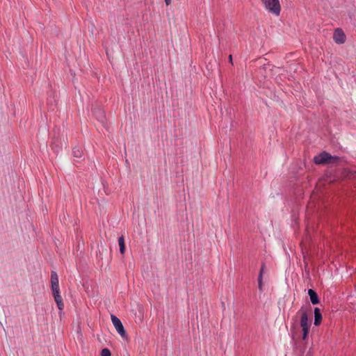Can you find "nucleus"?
Returning a JSON list of instances; mask_svg holds the SVG:
<instances>
[{"mask_svg": "<svg viewBox=\"0 0 356 356\" xmlns=\"http://www.w3.org/2000/svg\"><path fill=\"white\" fill-rule=\"evenodd\" d=\"M265 268H266L265 264H262L261 268H260L259 275H258V278H257L258 288L261 292L263 291V275L264 273Z\"/></svg>", "mask_w": 356, "mask_h": 356, "instance_id": "obj_10", "label": "nucleus"}, {"mask_svg": "<svg viewBox=\"0 0 356 356\" xmlns=\"http://www.w3.org/2000/svg\"><path fill=\"white\" fill-rule=\"evenodd\" d=\"M51 291L60 289L58 276L56 271L51 272Z\"/></svg>", "mask_w": 356, "mask_h": 356, "instance_id": "obj_7", "label": "nucleus"}, {"mask_svg": "<svg viewBox=\"0 0 356 356\" xmlns=\"http://www.w3.org/2000/svg\"><path fill=\"white\" fill-rule=\"evenodd\" d=\"M93 113L97 120L102 124H104L106 122V115L104 111L97 109V111H93Z\"/></svg>", "mask_w": 356, "mask_h": 356, "instance_id": "obj_9", "label": "nucleus"}, {"mask_svg": "<svg viewBox=\"0 0 356 356\" xmlns=\"http://www.w3.org/2000/svg\"><path fill=\"white\" fill-rule=\"evenodd\" d=\"M52 295L57 305L58 309H59V311H63V309H64V303L63 301V298L60 295V289L52 290Z\"/></svg>", "mask_w": 356, "mask_h": 356, "instance_id": "obj_5", "label": "nucleus"}, {"mask_svg": "<svg viewBox=\"0 0 356 356\" xmlns=\"http://www.w3.org/2000/svg\"><path fill=\"white\" fill-rule=\"evenodd\" d=\"M111 318L113 325H114L118 333L122 337H126L127 336L126 331L124 328V326H123L120 319L113 314L111 315Z\"/></svg>", "mask_w": 356, "mask_h": 356, "instance_id": "obj_3", "label": "nucleus"}, {"mask_svg": "<svg viewBox=\"0 0 356 356\" xmlns=\"http://www.w3.org/2000/svg\"><path fill=\"white\" fill-rule=\"evenodd\" d=\"M265 8L270 13L279 16L281 6L279 0H261Z\"/></svg>", "mask_w": 356, "mask_h": 356, "instance_id": "obj_2", "label": "nucleus"}, {"mask_svg": "<svg viewBox=\"0 0 356 356\" xmlns=\"http://www.w3.org/2000/svg\"><path fill=\"white\" fill-rule=\"evenodd\" d=\"M299 312H301V316L300 320V324L301 327H310L311 323H309V318L308 315L306 311H302V307L299 311Z\"/></svg>", "mask_w": 356, "mask_h": 356, "instance_id": "obj_8", "label": "nucleus"}, {"mask_svg": "<svg viewBox=\"0 0 356 356\" xmlns=\"http://www.w3.org/2000/svg\"><path fill=\"white\" fill-rule=\"evenodd\" d=\"M310 327H302V339L305 340L307 338Z\"/></svg>", "mask_w": 356, "mask_h": 356, "instance_id": "obj_15", "label": "nucleus"}, {"mask_svg": "<svg viewBox=\"0 0 356 356\" xmlns=\"http://www.w3.org/2000/svg\"><path fill=\"white\" fill-rule=\"evenodd\" d=\"M111 353L108 348H104L101 352V356H111Z\"/></svg>", "mask_w": 356, "mask_h": 356, "instance_id": "obj_16", "label": "nucleus"}, {"mask_svg": "<svg viewBox=\"0 0 356 356\" xmlns=\"http://www.w3.org/2000/svg\"><path fill=\"white\" fill-rule=\"evenodd\" d=\"M229 61L232 62V55H229Z\"/></svg>", "mask_w": 356, "mask_h": 356, "instance_id": "obj_18", "label": "nucleus"}, {"mask_svg": "<svg viewBox=\"0 0 356 356\" xmlns=\"http://www.w3.org/2000/svg\"><path fill=\"white\" fill-rule=\"evenodd\" d=\"M338 161H339V156H332L330 154L325 151L317 154L314 158V162L316 164H330L334 163Z\"/></svg>", "mask_w": 356, "mask_h": 356, "instance_id": "obj_1", "label": "nucleus"}, {"mask_svg": "<svg viewBox=\"0 0 356 356\" xmlns=\"http://www.w3.org/2000/svg\"><path fill=\"white\" fill-rule=\"evenodd\" d=\"M72 155L75 162H79L84 159L83 152L79 147H74L72 149Z\"/></svg>", "mask_w": 356, "mask_h": 356, "instance_id": "obj_6", "label": "nucleus"}, {"mask_svg": "<svg viewBox=\"0 0 356 356\" xmlns=\"http://www.w3.org/2000/svg\"><path fill=\"white\" fill-rule=\"evenodd\" d=\"M333 39L337 44H341L346 42V36L341 29L337 28L334 32Z\"/></svg>", "mask_w": 356, "mask_h": 356, "instance_id": "obj_4", "label": "nucleus"}, {"mask_svg": "<svg viewBox=\"0 0 356 356\" xmlns=\"http://www.w3.org/2000/svg\"><path fill=\"white\" fill-rule=\"evenodd\" d=\"M118 243L120 246V252L122 254H124L125 252V243L124 236L122 235L121 236L119 237Z\"/></svg>", "mask_w": 356, "mask_h": 356, "instance_id": "obj_14", "label": "nucleus"}, {"mask_svg": "<svg viewBox=\"0 0 356 356\" xmlns=\"http://www.w3.org/2000/svg\"><path fill=\"white\" fill-rule=\"evenodd\" d=\"M314 324L316 326L319 325L321 323L322 321V314L321 313V310L318 307H315L314 310Z\"/></svg>", "mask_w": 356, "mask_h": 356, "instance_id": "obj_11", "label": "nucleus"}, {"mask_svg": "<svg viewBox=\"0 0 356 356\" xmlns=\"http://www.w3.org/2000/svg\"><path fill=\"white\" fill-rule=\"evenodd\" d=\"M308 295L309 296L310 301L313 305H316L319 303L320 300L318 294L314 290L309 289L308 290Z\"/></svg>", "mask_w": 356, "mask_h": 356, "instance_id": "obj_12", "label": "nucleus"}, {"mask_svg": "<svg viewBox=\"0 0 356 356\" xmlns=\"http://www.w3.org/2000/svg\"><path fill=\"white\" fill-rule=\"evenodd\" d=\"M166 5H170L171 3V0H165Z\"/></svg>", "mask_w": 356, "mask_h": 356, "instance_id": "obj_17", "label": "nucleus"}, {"mask_svg": "<svg viewBox=\"0 0 356 356\" xmlns=\"http://www.w3.org/2000/svg\"><path fill=\"white\" fill-rule=\"evenodd\" d=\"M60 143L58 139H54L50 145L51 149L57 154L62 149V147L60 145Z\"/></svg>", "mask_w": 356, "mask_h": 356, "instance_id": "obj_13", "label": "nucleus"}]
</instances>
